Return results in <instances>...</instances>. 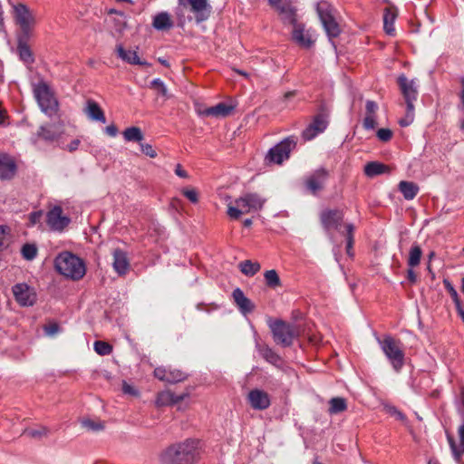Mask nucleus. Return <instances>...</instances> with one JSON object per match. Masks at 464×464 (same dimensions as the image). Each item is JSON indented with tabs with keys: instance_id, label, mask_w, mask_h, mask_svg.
Instances as JSON below:
<instances>
[{
	"instance_id": "40",
	"label": "nucleus",
	"mask_w": 464,
	"mask_h": 464,
	"mask_svg": "<svg viewBox=\"0 0 464 464\" xmlns=\"http://www.w3.org/2000/svg\"><path fill=\"white\" fill-rule=\"evenodd\" d=\"M123 138L126 141L140 142L143 140V134L140 128L130 127L123 131Z\"/></svg>"
},
{
	"instance_id": "47",
	"label": "nucleus",
	"mask_w": 464,
	"mask_h": 464,
	"mask_svg": "<svg viewBox=\"0 0 464 464\" xmlns=\"http://www.w3.org/2000/svg\"><path fill=\"white\" fill-rule=\"evenodd\" d=\"M362 125L365 130H373L377 125L376 115L365 114Z\"/></svg>"
},
{
	"instance_id": "64",
	"label": "nucleus",
	"mask_w": 464,
	"mask_h": 464,
	"mask_svg": "<svg viewBox=\"0 0 464 464\" xmlns=\"http://www.w3.org/2000/svg\"><path fill=\"white\" fill-rule=\"evenodd\" d=\"M461 85H462V90L459 93V98H460L461 103L464 107V79L461 80Z\"/></svg>"
},
{
	"instance_id": "8",
	"label": "nucleus",
	"mask_w": 464,
	"mask_h": 464,
	"mask_svg": "<svg viewBox=\"0 0 464 464\" xmlns=\"http://www.w3.org/2000/svg\"><path fill=\"white\" fill-rule=\"evenodd\" d=\"M270 330L276 343L288 347L292 345L296 336L295 327L282 320H276L269 324Z\"/></svg>"
},
{
	"instance_id": "33",
	"label": "nucleus",
	"mask_w": 464,
	"mask_h": 464,
	"mask_svg": "<svg viewBox=\"0 0 464 464\" xmlns=\"http://www.w3.org/2000/svg\"><path fill=\"white\" fill-rule=\"evenodd\" d=\"M398 188L406 200H412L419 192V187L411 181H401Z\"/></svg>"
},
{
	"instance_id": "60",
	"label": "nucleus",
	"mask_w": 464,
	"mask_h": 464,
	"mask_svg": "<svg viewBox=\"0 0 464 464\" xmlns=\"http://www.w3.org/2000/svg\"><path fill=\"white\" fill-rule=\"evenodd\" d=\"M407 277L411 284H414L417 281V276L414 273L413 268L410 267L408 269Z\"/></svg>"
},
{
	"instance_id": "42",
	"label": "nucleus",
	"mask_w": 464,
	"mask_h": 464,
	"mask_svg": "<svg viewBox=\"0 0 464 464\" xmlns=\"http://www.w3.org/2000/svg\"><path fill=\"white\" fill-rule=\"evenodd\" d=\"M414 102H406V115L405 118L400 120L399 123L402 127L409 126L414 119Z\"/></svg>"
},
{
	"instance_id": "26",
	"label": "nucleus",
	"mask_w": 464,
	"mask_h": 464,
	"mask_svg": "<svg viewBox=\"0 0 464 464\" xmlns=\"http://www.w3.org/2000/svg\"><path fill=\"white\" fill-rule=\"evenodd\" d=\"M36 135L39 139L52 143L59 139L61 130L54 124L42 125Z\"/></svg>"
},
{
	"instance_id": "11",
	"label": "nucleus",
	"mask_w": 464,
	"mask_h": 464,
	"mask_svg": "<svg viewBox=\"0 0 464 464\" xmlns=\"http://www.w3.org/2000/svg\"><path fill=\"white\" fill-rule=\"evenodd\" d=\"M46 223L52 231L61 233L69 226L71 218L63 215L60 206H54L46 214Z\"/></svg>"
},
{
	"instance_id": "50",
	"label": "nucleus",
	"mask_w": 464,
	"mask_h": 464,
	"mask_svg": "<svg viewBox=\"0 0 464 464\" xmlns=\"http://www.w3.org/2000/svg\"><path fill=\"white\" fill-rule=\"evenodd\" d=\"M386 411L390 415L394 416L397 420H400L401 421L406 420L405 414L403 412H401V411H399L396 407L387 406Z\"/></svg>"
},
{
	"instance_id": "53",
	"label": "nucleus",
	"mask_w": 464,
	"mask_h": 464,
	"mask_svg": "<svg viewBox=\"0 0 464 464\" xmlns=\"http://www.w3.org/2000/svg\"><path fill=\"white\" fill-rule=\"evenodd\" d=\"M140 150L145 155L149 156L151 159L157 157V152L150 144L140 143Z\"/></svg>"
},
{
	"instance_id": "48",
	"label": "nucleus",
	"mask_w": 464,
	"mask_h": 464,
	"mask_svg": "<svg viewBox=\"0 0 464 464\" xmlns=\"http://www.w3.org/2000/svg\"><path fill=\"white\" fill-rule=\"evenodd\" d=\"M444 285H445L446 289L450 293V295L454 302V304L459 305V303H460V300L459 298L458 292L456 291L454 286L447 280H444Z\"/></svg>"
},
{
	"instance_id": "54",
	"label": "nucleus",
	"mask_w": 464,
	"mask_h": 464,
	"mask_svg": "<svg viewBox=\"0 0 464 464\" xmlns=\"http://www.w3.org/2000/svg\"><path fill=\"white\" fill-rule=\"evenodd\" d=\"M378 105L375 102L368 100L365 103V114L376 115Z\"/></svg>"
},
{
	"instance_id": "31",
	"label": "nucleus",
	"mask_w": 464,
	"mask_h": 464,
	"mask_svg": "<svg viewBox=\"0 0 464 464\" xmlns=\"http://www.w3.org/2000/svg\"><path fill=\"white\" fill-rule=\"evenodd\" d=\"M17 50L20 59L24 63L31 64L34 63V59L33 56V53L27 44V41H25L23 36H19L18 38Z\"/></svg>"
},
{
	"instance_id": "4",
	"label": "nucleus",
	"mask_w": 464,
	"mask_h": 464,
	"mask_svg": "<svg viewBox=\"0 0 464 464\" xmlns=\"http://www.w3.org/2000/svg\"><path fill=\"white\" fill-rule=\"evenodd\" d=\"M266 201L259 194L247 192L235 200V206H227V214L231 219H238L242 214L260 211Z\"/></svg>"
},
{
	"instance_id": "5",
	"label": "nucleus",
	"mask_w": 464,
	"mask_h": 464,
	"mask_svg": "<svg viewBox=\"0 0 464 464\" xmlns=\"http://www.w3.org/2000/svg\"><path fill=\"white\" fill-rule=\"evenodd\" d=\"M377 342L393 370L399 372L404 365L405 354L402 350V343L389 334L384 335L382 339L378 338Z\"/></svg>"
},
{
	"instance_id": "29",
	"label": "nucleus",
	"mask_w": 464,
	"mask_h": 464,
	"mask_svg": "<svg viewBox=\"0 0 464 464\" xmlns=\"http://www.w3.org/2000/svg\"><path fill=\"white\" fill-rule=\"evenodd\" d=\"M277 10L281 15V18L285 24L297 25L296 24V10L288 3H284L278 5Z\"/></svg>"
},
{
	"instance_id": "12",
	"label": "nucleus",
	"mask_w": 464,
	"mask_h": 464,
	"mask_svg": "<svg viewBox=\"0 0 464 464\" xmlns=\"http://www.w3.org/2000/svg\"><path fill=\"white\" fill-rule=\"evenodd\" d=\"M320 221L323 227L327 232L335 229L341 234L344 233V230H341V226L343 221V213L342 210L324 209L320 214Z\"/></svg>"
},
{
	"instance_id": "57",
	"label": "nucleus",
	"mask_w": 464,
	"mask_h": 464,
	"mask_svg": "<svg viewBox=\"0 0 464 464\" xmlns=\"http://www.w3.org/2000/svg\"><path fill=\"white\" fill-rule=\"evenodd\" d=\"M81 140L79 139H74L67 145L66 150L71 152L74 151L79 148Z\"/></svg>"
},
{
	"instance_id": "30",
	"label": "nucleus",
	"mask_w": 464,
	"mask_h": 464,
	"mask_svg": "<svg viewBox=\"0 0 464 464\" xmlns=\"http://www.w3.org/2000/svg\"><path fill=\"white\" fill-rule=\"evenodd\" d=\"M85 113L92 121H100L102 123L106 122V118L103 111L101 109L99 104L94 101L89 100L87 102L85 107Z\"/></svg>"
},
{
	"instance_id": "6",
	"label": "nucleus",
	"mask_w": 464,
	"mask_h": 464,
	"mask_svg": "<svg viewBox=\"0 0 464 464\" xmlns=\"http://www.w3.org/2000/svg\"><path fill=\"white\" fill-rule=\"evenodd\" d=\"M12 7L14 21L21 30L20 36H23L25 41H28L36 24V18L30 8L24 4H13Z\"/></svg>"
},
{
	"instance_id": "22",
	"label": "nucleus",
	"mask_w": 464,
	"mask_h": 464,
	"mask_svg": "<svg viewBox=\"0 0 464 464\" xmlns=\"http://www.w3.org/2000/svg\"><path fill=\"white\" fill-rule=\"evenodd\" d=\"M256 348L267 362L271 363L272 365L276 367H281L283 364V360L280 355H278L272 348H270L266 344L259 343L258 342L256 343Z\"/></svg>"
},
{
	"instance_id": "43",
	"label": "nucleus",
	"mask_w": 464,
	"mask_h": 464,
	"mask_svg": "<svg viewBox=\"0 0 464 464\" xmlns=\"http://www.w3.org/2000/svg\"><path fill=\"white\" fill-rule=\"evenodd\" d=\"M22 256L26 260H33L37 256V247L34 244H25L21 250Z\"/></svg>"
},
{
	"instance_id": "38",
	"label": "nucleus",
	"mask_w": 464,
	"mask_h": 464,
	"mask_svg": "<svg viewBox=\"0 0 464 464\" xmlns=\"http://www.w3.org/2000/svg\"><path fill=\"white\" fill-rule=\"evenodd\" d=\"M421 256L422 250L420 246L417 244L412 245L410 249L409 257L407 260L409 267L414 268L420 265Z\"/></svg>"
},
{
	"instance_id": "9",
	"label": "nucleus",
	"mask_w": 464,
	"mask_h": 464,
	"mask_svg": "<svg viewBox=\"0 0 464 464\" xmlns=\"http://www.w3.org/2000/svg\"><path fill=\"white\" fill-rule=\"evenodd\" d=\"M34 92L42 111L49 116L55 114L58 109V102L48 85L45 82H39L35 85Z\"/></svg>"
},
{
	"instance_id": "13",
	"label": "nucleus",
	"mask_w": 464,
	"mask_h": 464,
	"mask_svg": "<svg viewBox=\"0 0 464 464\" xmlns=\"http://www.w3.org/2000/svg\"><path fill=\"white\" fill-rule=\"evenodd\" d=\"M12 292L15 301L21 306H32L36 301L34 290L25 283L15 284L12 287Z\"/></svg>"
},
{
	"instance_id": "7",
	"label": "nucleus",
	"mask_w": 464,
	"mask_h": 464,
	"mask_svg": "<svg viewBox=\"0 0 464 464\" xmlns=\"http://www.w3.org/2000/svg\"><path fill=\"white\" fill-rule=\"evenodd\" d=\"M297 139L295 136H289L282 141L272 147L266 155L265 160L269 164L281 165L288 160L290 153L295 149Z\"/></svg>"
},
{
	"instance_id": "1",
	"label": "nucleus",
	"mask_w": 464,
	"mask_h": 464,
	"mask_svg": "<svg viewBox=\"0 0 464 464\" xmlns=\"http://www.w3.org/2000/svg\"><path fill=\"white\" fill-rule=\"evenodd\" d=\"M202 453L199 440L187 439L165 449L160 454L161 464H196Z\"/></svg>"
},
{
	"instance_id": "24",
	"label": "nucleus",
	"mask_w": 464,
	"mask_h": 464,
	"mask_svg": "<svg viewBox=\"0 0 464 464\" xmlns=\"http://www.w3.org/2000/svg\"><path fill=\"white\" fill-rule=\"evenodd\" d=\"M116 52L119 58L130 64L150 65L146 61L140 59L137 51L125 50L121 44L117 45Z\"/></svg>"
},
{
	"instance_id": "16",
	"label": "nucleus",
	"mask_w": 464,
	"mask_h": 464,
	"mask_svg": "<svg viewBox=\"0 0 464 464\" xmlns=\"http://www.w3.org/2000/svg\"><path fill=\"white\" fill-rule=\"evenodd\" d=\"M154 376L169 383H176L184 381L188 374L180 370L171 369L170 367H157L154 370Z\"/></svg>"
},
{
	"instance_id": "27",
	"label": "nucleus",
	"mask_w": 464,
	"mask_h": 464,
	"mask_svg": "<svg viewBox=\"0 0 464 464\" xmlns=\"http://www.w3.org/2000/svg\"><path fill=\"white\" fill-rule=\"evenodd\" d=\"M152 26L158 31H167L173 27V22L170 18V14L162 11L156 14L152 19Z\"/></svg>"
},
{
	"instance_id": "28",
	"label": "nucleus",
	"mask_w": 464,
	"mask_h": 464,
	"mask_svg": "<svg viewBox=\"0 0 464 464\" xmlns=\"http://www.w3.org/2000/svg\"><path fill=\"white\" fill-rule=\"evenodd\" d=\"M186 397H188V393H182L177 395L169 391H165L159 393L156 399V404L158 406H164L169 404H176L181 401H183Z\"/></svg>"
},
{
	"instance_id": "14",
	"label": "nucleus",
	"mask_w": 464,
	"mask_h": 464,
	"mask_svg": "<svg viewBox=\"0 0 464 464\" xmlns=\"http://www.w3.org/2000/svg\"><path fill=\"white\" fill-rule=\"evenodd\" d=\"M328 126V121L325 115L317 114L312 122L303 130L302 138L304 140H312L318 134L324 132Z\"/></svg>"
},
{
	"instance_id": "3",
	"label": "nucleus",
	"mask_w": 464,
	"mask_h": 464,
	"mask_svg": "<svg viewBox=\"0 0 464 464\" xmlns=\"http://www.w3.org/2000/svg\"><path fill=\"white\" fill-rule=\"evenodd\" d=\"M54 266L58 273L72 280L82 278L86 273L84 262L68 251L62 252L55 257Z\"/></svg>"
},
{
	"instance_id": "37",
	"label": "nucleus",
	"mask_w": 464,
	"mask_h": 464,
	"mask_svg": "<svg viewBox=\"0 0 464 464\" xmlns=\"http://www.w3.org/2000/svg\"><path fill=\"white\" fill-rule=\"evenodd\" d=\"M238 266L241 273L246 276H254L261 268L258 262H252L251 260L242 261Z\"/></svg>"
},
{
	"instance_id": "19",
	"label": "nucleus",
	"mask_w": 464,
	"mask_h": 464,
	"mask_svg": "<svg viewBox=\"0 0 464 464\" xmlns=\"http://www.w3.org/2000/svg\"><path fill=\"white\" fill-rule=\"evenodd\" d=\"M249 404L254 410L263 411L267 409L270 404V397L267 392L263 390L254 389L247 395Z\"/></svg>"
},
{
	"instance_id": "46",
	"label": "nucleus",
	"mask_w": 464,
	"mask_h": 464,
	"mask_svg": "<svg viewBox=\"0 0 464 464\" xmlns=\"http://www.w3.org/2000/svg\"><path fill=\"white\" fill-rule=\"evenodd\" d=\"M82 426L89 430L98 431L102 430L104 428V425L102 422H96L92 420H82Z\"/></svg>"
},
{
	"instance_id": "59",
	"label": "nucleus",
	"mask_w": 464,
	"mask_h": 464,
	"mask_svg": "<svg viewBox=\"0 0 464 464\" xmlns=\"http://www.w3.org/2000/svg\"><path fill=\"white\" fill-rule=\"evenodd\" d=\"M175 173L177 176L180 177V178H188V173L186 170H184L181 167L180 164H178L175 168Z\"/></svg>"
},
{
	"instance_id": "34",
	"label": "nucleus",
	"mask_w": 464,
	"mask_h": 464,
	"mask_svg": "<svg viewBox=\"0 0 464 464\" xmlns=\"http://www.w3.org/2000/svg\"><path fill=\"white\" fill-rule=\"evenodd\" d=\"M389 171V167L378 161L368 162L364 166V174L372 178Z\"/></svg>"
},
{
	"instance_id": "15",
	"label": "nucleus",
	"mask_w": 464,
	"mask_h": 464,
	"mask_svg": "<svg viewBox=\"0 0 464 464\" xmlns=\"http://www.w3.org/2000/svg\"><path fill=\"white\" fill-rule=\"evenodd\" d=\"M235 109L236 104L234 103L219 102L215 106L199 110L198 114L202 117H209L216 119L226 118L232 114Z\"/></svg>"
},
{
	"instance_id": "18",
	"label": "nucleus",
	"mask_w": 464,
	"mask_h": 464,
	"mask_svg": "<svg viewBox=\"0 0 464 464\" xmlns=\"http://www.w3.org/2000/svg\"><path fill=\"white\" fill-rule=\"evenodd\" d=\"M397 82L405 102L417 100L418 82L416 79L409 80L404 74H401L398 77Z\"/></svg>"
},
{
	"instance_id": "61",
	"label": "nucleus",
	"mask_w": 464,
	"mask_h": 464,
	"mask_svg": "<svg viewBox=\"0 0 464 464\" xmlns=\"http://www.w3.org/2000/svg\"><path fill=\"white\" fill-rule=\"evenodd\" d=\"M41 217V212H33L30 215V221L32 224H35Z\"/></svg>"
},
{
	"instance_id": "10",
	"label": "nucleus",
	"mask_w": 464,
	"mask_h": 464,
	"mask_svg": "<svg viewBox=\"0 0 464 464\" xmlns=\"http://www.w3.org/2000/svg\"><path fill=\"white\" fill-rule=\"evenodd\" d=\"M317 13L321 23L329 37H337L340 27L332 14V7L327 2H321L317 5Z\"/></svg>"
},
{
	"instance_id": "39",
	"label": "nucleus",
	"mask_w": 464,
	"mask_h": 464,
	"mask_svg": "<svg viewBox=\"0 0 464 464\" xmlns=\"http://www.w3.org/2000/svg\"><path fill=\"white\" fill-rule=\"evenodd\" d=\"M329 413L337 414L344 411L347 409L346 400L342 397L332 398L329 401Z\"/></svg>"
},
{
	"instance_id": "32",
	"label": "nucleus",
	"mask_w": 464,
	"mask_h": 464,
	"mask_svg": "<svg viewBox=\"0 0 464 464\" xmlns=\"http://www.w3.org/2000/svg\"><path fill=\"white\" fill-rule=\"evenodd\" d=\"M293 39L299 45L304 48H309L314 43L311 37L304 33V27L301 24H297L295 26V29L293 31Z\"/></svg>"
},
{
	"instance_id": "35",
	"label": "nucleus",
	"mask_w": 464,
	"mask_h": 464,
	"mask_svg": "<svg viewBox=\"0 0 464 464\" xmlns=\"http://www.w3.org/2000/svg\"><path fill=\"white\" fill-rule=\"evenodd\" d=\"M396 13L390 8L384 9L383 14V29L388 35H394L395 28L394 23L396 20Z\"/></svg>"
},
{
	"instance_id": "44",
	"label": "nucleus",
	"mask_w": 464,
	"mask_h": 464,
	"mask_svg": "<svg viewBox=\"0 0 464 464\" xmlns=\"http://www.w3.org/2000/svg\"><path fill=\"white\" fill-rule=\"evenodd\" d=\"M93 347L94 351L100 355H109L112 351L111 345L103 341H95Z\"/></svg>"
},
{
	"instance_id": "2",
	"label": "nucleus",
	"mask_w": 464,
	"mask_h": 464,
	"mask_svg": "<svg viewBox=\"0 0 464 464\" xmlns=\"http://www.w3.org/2000/svg\"><path fill=\"white\" fill-rule=\"evenodd\" d=\"M210 12L211 6L208 0H178V5L174 9L179 27H183L187 22L192 20L200 24L209 17Z\"/></svg>"
},
{
	"instance_id": "58",
	"label": "nucleus",
	"mask_w": 464,
	"mask_h": 464,
	"mask_svg": "<svg viewBox=\"0 0 464 464\" xmlns=\"http://www.w3.org/2000/svg\"><path fill=\"white\" fill-rule=\"evenodd\" d=\"M105 132L111 137H115L118 134V129L115 125L111 124L105 128Z\"/></svg>"
},
{
	"instance_id": "52",
	"label": "nucleus",
	"mask_w": 464,
	"mask_h": 464,
	"mask_svg": "<svg viewBox=\"0 0 464 464\" xmlns=\"http://www.w3.org/2000/svg\"><path fill=\"white\" fill-rule=\"evenodd\" d=\"M183 195L192 203L198 201V192L194 188H185L182 190Z\"/></svg>"
},
{
	"instance_id": "55",
	"label": "nucleus",
	"mask_w": 464,
	"mask_h": 464,
	"mask_svg": "<svg viewBox=\"0 0 464 464\" xmlns=\"http://www.w3.org/2000/svg\"><path fill=\"white\" fill-rule=\"evenodd\" d=\"M44 330L48 335H54L60 331V326L56 323H53L45 326Z\"/></svg>"
},
{
	"instance_id": "51",
	"label": "nucleus",
	"mask_w": 464,
	"mask_h": 464,
	"mask_svg": "<svg viewBox=\"0 0 464 464\" xmlns=\"http://www.w3.org/2000/svg\"><path fill=\"white\" fill-rule=\"evenodd\" d=\"M377 137L382 141H389L392 137V132L390 129H379L377 131Z\"/></svg>"
},
{
	"instance_id": "17",
	"label": "nucleus",
	"mask_w": 464,
	"mask_h": 464,
	"mask_svg": "<svg viewBox=\"0 0 464 464\" xmlns=\"http://www.w3.org/2000/svg\"><path fill=\"white\" fill-rule=\"evenodd\" d=\"M328 176H329L328 171L324 168H320V169L314 170L306 179V181H305L306 188L314 195H315L318 191H320L324 188V183L327 180Z\"/></svg>"
},
{
	"instance_id": "49",
	"label": "nucleus",
	"mask_w": 464,
	"mask_h": 464,
	"mask_svg": "<svg viewBox=\"0 0 464 464\" xmlns=\"http://www.w3.org/2000/svg\"><path fill=\"white\" fill-rule=\"evenodd\" d=\"M25 433L32 438H41L48 434V430L45 427H42L40 429L27 430Z\"/></svg>"
},
{
	"instance_id": "56",
	"label": "nucleus",
	"mask_w": 464,
	"mask_h": 464,
	"mask_svg": "<svg viewBox=\"0 0 464 464\" xmlns=\"http://www.w3.org/2000/svg\"><path fill=\"white\" fill-rule=\"evenodd\" d=\"M122 391L126 394H131V395H137L138 392L130 384H128L126 382L122 384Z\"/></svg>"
},
{
	"instance_id": "36",
	"label": "nucleus",
	"mask_w": 464,
	"mask_h": 464,
	"mask_svg": "<svg viewBox=\"0 0 464 464\" xmlns=\"http://www.w3.org/2000/svg\"><path fill=\"white\" fill-rule=\"evenodd\" d=\"M354 230H355V227L353 224L346 223L344 225V233H343V235L346 238V253L351 257L353 256V243H354V237H353Z\"/></svg>"
},
{
	"instance_id": "41",
	"label": "nucleus",
	"mask_w": 464,
	"mask_h": 464,
	"mask_svg": "<svg viewBox=\"0 0 464 464\" xmlns=\"http://www.w3.org/2000/svg\"><path fill=\"white\" fill-rule=\"evenodd\" d=\"M266 285L270 288H276L281 285V280L275 269L266 270L264 274Z\"/></svg>"
},
{
	"instance_id": "62",
	"label": "nucleus",
	"mask_w": 464,
	"mask_h": 464,
	"mask_svg": "<svg viewBox=\"0 0 464 464\" xmlns=\"http://www.w3.org/2000/svg\"><path fill=\"white\" fill-rule=\"evenodd\" d=\"M455 306H456L459 315L461 317V319L464 322V308L462 307L461 303H459V305H455Z\"/></svg>"
},
{
	"instance_id": "20",
	"label": "nucleus",
	"mask_w": 464,
	"mask_h": 464,
	"mask_svg": "<svg viewBox=\"0 0 464 464\" xmlns=\"http://www.w3.org/2000/svg\"><path fill=\"white\" fill-rule=\"evenodd\" d=\"M112 256V266L115 272L120 276L125 275L130 268V262L126 252L120 248H116L113 250Z\"/></svg>"
},
{
	"instance_id": "25",
	"label": "nucleus",
	"mask_w": 464,
	"mask_h": 464,
	"mask_svg": "<svg viewBox=\"0 0 464 464\" xmlns=\"http://www.w3.org/2000/svg\"><path fill=\"white\" fill-rule=\"evenodd\" d=\"M232 295L236 304L238 306L242 314H246L254 310L255 306L253 303L245 295L244 292L240 288H236L233 291Z\"/></svg>"
},
{
	"instance_id": "45",
	"label": "nucleus",
	"mask_w": 464,
	"mask_h": 464,
	"mask_svg": "<svg viewBox=\"0 0 464 464\" xmlns=\"http://www.w3.org/2000/svg\"><path fill=\"white\" fill-rule=\"evenodd\" d=\"M150 87L154 88L157 91V92L162 95L163 97L168 96L167 87L163 81H161L160 78L152 80L150 82Z\"/></svg>"
},
{
	"instance_id": "23",
	"label": "nucleus",
	"mask_w": 464,
	"mask_h": 464,
	"mask_svg": "<svg viewBox=\"0 0 464 464\" xmlns=\"http://www.w3.org/2000/svg\"><path fill=\"white\" fill-rule=\"evenodd\" d=\"M458 435L459 439V445H457L454 439L448 435V441L453 455L454 459L459 463L464 453V422L458 429Z\"/></svg>"
},
{
	"instance_id": "21",
	"label": "nucleus",
	"mask_w": 464,
	"mask_h": 464,
	"mask_svg": "<svg viewBox=\"0 0 464 464\" xmlns=\"http://www.w3.org/2000/svg\"><path fill=\"white\" fill-rule=\"evenodd\" d=\"M14 160L7 154H0V179H11L16 172Z\"/></svg>"
},
{
	"instance_id": "63",
	"label": "nucleus",
	"mask_w": 464,
	"mask_h": 464,
	"mask_svg": "<svg viewBox=\"0 0 464 464\" xmlns=\"http://www.w3.org/2000/svg\"><path fill=\"white\" fill-rule=\"evenodd\" d=\"M459 402L462 407L461 410H459L460 413H464V390L461 391L460 396H459Z\"/></svg>"
}]
</instances>
